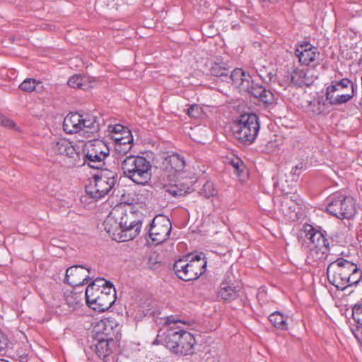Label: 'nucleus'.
<instances>
[{"label": "nucleus", "mask_w": 362, "mask_h": 362, "mask_svg": "<svg viewBox=\"0 0 362 362\" xmlns=\"http://www.w3.org/2000/svg\"><path fill=\"white\" fill-rule=\"evenodd\" d=\"M303 163H300L295 166V170H301V169H303Z\"/></svg>", "instance_id": "de8ad7c7"}, {"label": "nucleus", "mask_w": 362, "mask_h": 362, "mask_svg": "<svg viewBox=\"0 0 362 362\" xmlns=\"http://www.w3.org/2000/svg\"><path fill=\"white\" fill-rule=\"evenodd\" d=\"M309 110L314 114L319 115L325 110V103L322 98H315L309 102Z\"/></svg>", "instance_id": "2f4dec72"}, {"label": "nucleus", "mask_w": 362, "mask_h": 362, "mask_svg": "<svg viewBox=\"0 0 362 362\" xmlns=\"http://www.w3.org/2000/svg\"><path fill=\"white\" fill-rule=\"evenodd\" d=\"M239 290L233 284L223 281L218 292V298L225 302H230L238 296Z\"/></svg>", "instance_id": "b1692460"}, {"label": "nucleus", "mask_w": 362, "mask_h": 362, "mask_svg": "<svg viewBox=\"0 0 362 362\" xmlns=\"http://www.w3.org/2000/svg\"><path fill=\"white\" fill-rule=\"evenodd\" d=\"M352 316L354 321L362 326V299L354 306Z\"/></svg>", "instance_id": "f704fd0d"}, {"label": "nucleus", "mask_w": 362, "mask_h": 362, "mask_svg": "<svg viewBox=\"0 0 362 362\" xmlns=\"http://www.w3.org/2000/svg\"><path fill=\"white\" fill-rule=\"evenodd\" d=\"M259 99L264 103H272L274 101V95L269 90H267L264 88Z\"/></svg>", "instance_id": "4c0bfd02"}, {"label": "nucleus", "mask_w": 362, "mask_h": 362, "mask_svg": "<svg viewBox=\"0 0 362 362\" xmlns=\"http://www.w3.org/2000/svg\"><path fill=\"white\" fill-rule=\"evenodd\" d=\"M8 344L7 337L0 330V352L4 350Z\"/></svg>", "instance_id": "37998d69"}, {"label": "nucleus", "mask_w": 362, "mask_h": 362, "mask_svg": "<svg viewBox=\"0 0 362 362\" xmlns=\"http://www.w3.org/2000/svg\"><path fill=\"white\" fill-rule=\"evenodd\" d=\"M185 167L184 158L177 153L164 156L160 165L163 177L169 182H176L178 176L183 172Z\"/></svg>", "instance_id": "4468645a"}, {"label": "nucleus", "mask_w": 362, "mask_h": 362, "mask_svg": "<svg viewBox=\"0 0 362 362\" xmlns=\"http://www.w3.org/2000/svg\"><path fill=\"white\" fill-rule=\"evenodd\" d=\"M68 85L74 88L88 90L91 87L90 77L85 75H74L68 80Z\"/></svg>", "instance_id": "bb28decb"}, {"label": "nucleus", "mask_w": 362, "mask_h": 362, "mask_svg": "<svg viewBox=\"0 0 362 362\" xmlns=\"http://www.w3.org/2000/svg\"><path fill=\"white\" fill-rule=\"evenodd\" d=\"M269 320L275 327L283 330L288 329L289 317L284 316L279 312H274L269 315Z\"/></svg>", "instance_id": "cd10ccee"}, {"label": "nucleus", "mask_w": 362, "mask_h": 362, "mask_svg": "<svg viewBox=\"0 0 362 362\" xmlns=\"http://www.w3.org/2000/svg\"><path fill=\"white\" fill-rule=\"evenodd\" d=\"M124 134H127V136H115V153L118 155L117 160L119 164L121 158H124L127 156L126 154L132 147L133 137L131 132L125 131Z\"/></svg>", "instance_id": "aec40b11"}, {"label": "nucleus", "mask_w": 362, "mask_h": 362, "mask_svg": "<svg viewBox=\"0 0 362 362\" xmlns=\"http://www.w3.org/2000/svg\"><path fill=\"white\" fill-rule=\"evenodd\" d=\"M65 305L68 307L65 314L78 310L83 305L81 294L77 293H69L65 296Z\"/></svg>", "instance_id": "a878e982"}, {"label": "nucleus", "mask_w": 362, "mask_h": 362, "mask_svg": "<svg viewBox=\"0 0 362 362\" xmlns=\"http://www.w3.org/2000/svg\"><path fill=\"white\" fill-rule=\"evenodd\" d=\"M94 329L97 334L109 340H118L120 336V325L114 317H105L100 320Z\"/></svg>", "instance_id": "dca6fc26"}, {"label": "nucleus", "mask_w": 362, "mask_h": 362, "mask_svg": "<svg viewBox=\"0 0 362 362\" xmlns=\"http://www.w3.org/2000/svg\"><path fill=\"white\" fill-rule=\"evenodd\" d=\"M232 165L236 170L237 173L241 172L243 168V164L240 160H233L231 162Z\"/></svg>", "instance_id": "a18cd8bd"}, {"label": "nucleus", "mask_w": 362, "mask_h": 362, "mask_svg": "<svg viewBox=\"0 0 362 362\" xmlns=\"http://www.w3.org/2000/svg\"><path fill=\"white\" fill-rule=\"evenodd\" d=\"M117 136H119V135ZM120 136H127V134H121Z\"/></svg>", "instance_id": "8fccbe9b"}, {"label": "nucleus", "mask_w": 362, "mask_h": 362, "mask_svg": "<svg viewBox=\"0 0 362 362\" xmlns=\"http://www.w3.org/2000/svg\"><path fill=\"white\" fill-rule=\"evenodd\" d=\"M102 1H105V0H101Z\"/></svg>", "instance_id": "3c124183"}, {"label": "nucleus", "mask_w": 362, "mask_h": 362, "mask_svg": "<svg viewBox=\"0 0 362 362\" xmlns=\"http://www.w3.org/2000/svg\"><path fill=\"white\" fill-rule=\"evenodd\" d=\"M329 261L327 279L337 289L344 290L349 286L357 284L362 279V272L354 263L342 257L335 260L330 258Z\"/></svg>", "instance_id": "7ed1b4c3"}, {"label": "nucleus", "mask_w": 362, "mask_h": 362, "mask_svg": "<svg viewBox=\"0 0 362 362\" xmlns=\"http://www.w3.org/2000/svg\"><path fill=\"white\" fill-rule=\"evenodd\" d=\"M295 54L299 62L306 66H315L320 59L317 48L309 42L298 45L295 49Z\"/></svg>", "instance_id": "f3484780"}, {"label": "nucleus", "mask_w": 362, "mask_h": 362, "mask_svg": "<svg viewBox=\"0 0 362 362\" xmlns=\"http://www.w3.org/2000/svg\"><path fill=\"white\" fill-rule=\"evenodd\" d=\"M230 66L225 63L215 62L210 68L211 74L222 78V81H226L228 78Z\"/></svg>", "instance_id": "c85d7f7f"}, {"label": "nucleus", "mask_w": 362, "mask_h": 362, "mask_svg": "<svg viewBox=\"0 0 362 362\" xmlns=\"http://www.w3.org/2000/svg\"><path fill=\"white\" fill-rule=\"evenodd\" d=\"M100 292H103V293L106 294V296L108 294L110 295H114V297H115L116 291L115 288L113 287V285L112 284H110L108 286H104V288L100 290Z\"/></svg>", "instance_id": "c03bdc74"}, {"label": "nucleus", "mask_w": 362, "mask_h": 362, "mask_svg": "<svg viewBox=\"0 0 362 362\" xmlns=\"http://www.w3.org/2000/svg\"><path fill=\"white\" fill-rule=\"evenodd\" d=\"M115 298H116L114 297V295L111 294L108 296L107 294L106 296V294H104L103 292H101L100 294L97 296V298L95 297V298L93 300V302L88 305L95 310L98 312H103L112 306V305L115 301Z\"/></svg>", "instance_id": "5701e85b"}, {"label": "nucleus", "mask_w": 362, "mask_h": 362, "mask_svg": "<svg viewBox=\"0 0 362 362\" xmlns=\"http://www.w3.org/2000/svg\"><path fill=\"white\" fill-rule=\"evenodd\" d=\"M21 90L25 92H32L34 90L40 91L43 86L41 81L33 78H25L19 86Z\"/></svg>", "instance_id": "c756f323"}, {"label": "nucleus", "mask_w": 362, "mask_h": 362, "mask_svg": "<svg viewBox=\"0 0 362 362\" xmlns=\"http://www.w3.org/2000/svg\"><path fill=\"white\" fill-rule=\"evenodd\" d=\"M120 168L126 177L138 185H145L151 177V164L143 156L122 157Z\"/></svg>", "instance_id": "20e7f679"}, {"label": "nucleus", "mask_w": 362, "mask_h": 362, "mask_svg": "<svg viewBox=\"0 0 362 362\" xmlns=\"http://www.w3.org/2000/svg\"><path fill=\"white\" fill-rule=\"evenodd\" d=\"M90 273L89 268H84L81 265H75L68 268L66 271L65 281L72 286H79L87 283Z\"/></svg>", "instance_id": "a211bd4d"}, {"label": "nucleus", "mask_w": 362, "mask_h": 362, "mask_svg": "<svg viewBox=\"0 0 362 362\" xmlns=\"http://www.w3.org/2000/svg\"><path fill=\"white\" fill-rule=\"evenodd\" d=\"M351 330L358 341L362 344V326L357 324V325L355 327H352Z\"/></svg>", "instance_id": "58836bf2"}, {"label": "nucleus", "mask_w": 362, "mask_h": 362, "mask_svg": "<svg viewBox=\"0 0 362 362\" xmlns=\"http://www.w3.org/2000/svg\"><path fill=\"white\" fill-rule=\"evenodd\" d=\"M117 174L108 169H101L95 174L93 181L86 186V192L95 200L100 199L108 194L117 182Z\"/></svg>", "instance_id": "6e6552de"}, {"label": "nucleus", "mask_w": 362, "mask_h": 362, "mask_svg": "<svg viewBox=\"0 0 362 362\" xmlns=\"http://www.w3.org/2000/svg\"><path fill=\"white\" fill-rule=\"evenodd\" d=\"M109 154L110 150L107 144L102 140L94 139L83 145L81 159L83 160V165L87 164L90 168L102 169Z\"/></svg>", "instance_id": "0eeeda50"}, {"label": "nucleus", "mask_w": 362, "mask_h": 362, "mask_svg": "<svg viewBox=\"0 0 362 362\" xmlns=\"http://www.w3.org/2000/svg\"><path fill=\"white\" fill-rule=\"evenodd\" d=\"M63 129L68 134L82 132L85 136L90 138L99 131V124L93 115L70 112L64 119Z\"/></svg>", "instance_id": "39448f33"}, {"label": "nucleus", "mask_w": 362, "mask_h": 362, "mask_svg": "<svg viewBox=\"0 0 362 362\" xmlns=\"http://www.w3.org/2000/svg\"><path fill=\"white\" fill-rule=\"evenodd\" d=\"M110 130L112 132L115 133L116 134H124L125 131H129L128 129L125 128L124 126L121 124H115L114 126L109 127Z\"/></svg>", "instance_id": "ea45409f"}, {"label": "nucleus", "mask_w": 362, "mask_h": 362, "mask_svg": "<svg viewBox=\"0 0 362 362\" xmlns=\"http://www.w3.org/2000/svg\"><path fill=\"white\" fill-rule=\"evenodd\" d=\"M290 78L291 83L298 86H310L313 83V78L308 76V73L304 69H294Z\"/></svg>", "instance_id": "393cba45"}, {"label": "nucleus", "mask_w": 362, "mask_h": 362, "mask_svg": "<svg viewBox=\"0 0 362 362\" xmlns=\"http://www.w3.org/2000/svg\"><path fill=\"white\" fill-rule=\"evenodd\" d=\"M260 128L258 117L255 114L241 115L233 127L234 136L245 144H252L256 139Z\"/></svg>", "instance_id": "1a4fd4ad"}, {"label": "nucleus", "mask_w": 362, "mask_h": 362, "mask_svg": "<svg viewBox=\"0 0 362 362\" xmlns=\"http://www.w3.org/2000/svg\"><path fill=\"white\" fill-rule=\"evenodd\" d=\"M202 108L196 104L192 105L187 109V115L192 118H198L202 116Z\"/></svg>", "instance_id": "e433bc0d"}, {"label": "nucleus", "mask_w": 362, "mask_h": 362, "mask_svg": "<svg viewBox=\"0 0 362 362\" xmlns=\"http://www.w3.org/2000/svg\"><path fill=\"white\" fill-rule=\"evenodd\" d=\"M329 213L340 219H349L356 214L355 200L349 196L336 194L331 198L327 206Z\"/></svg>", "instance_id": "ddd939ff"}, {"label": "nucleus", "mask_w": 362, "mask_h": 362, "mask_svg": "<svg viewBox=\"0 0 362 362\" xmlns=\"http://www.w3.org/2000/svg\"><path fill=\"white\" fill-rule=\"evenodd\" d=\"M91 284L97 285V288L99 290H102L104 288V286H108L111 283L110 281H106L105 279H104L103 278H99V279H95Z\"/></svg>", "instance_id": "79ce46f5"}, {"label": "nucleus", "mask_w": 362, "mask_h": 362, "mask_svg": "<svg viewBox=\"0 0 362 362\" xmlns=\"http://www.w3.org/2000/svg\"><path fill=\"white\" fill-rule=\"evenodd\" d=\"M216 193L214 184L211 182H206L200 191V194L206 198L214 197Z\"/></svg>", "instance_id": "72a5a7b5"}, {"label": "nucleus", "mask_w": 362, "mask_h": 362, "mask_svg": "<svg viewBox=\"0 0 362 362\" xmlns=\"http://www.w3.org/2000/svg\"><path fill=\"white\" fill-rule=\"evenodd\" d=\"M103 225L109 236L117 242L133 240L141 228V221L136 214L132 211L127 212L122 206L113 208Z\"/></svg>", "instance_id": "f257e3e1"}, {"label": "nucleus", "mask_w": 362, "mask_h": 362, "mask_svg": "<svg viewBox=\"0 0 362 362\" xmlns=\"http://www.w3.org/2000/svg\"><path fill=\"white\" fill-rule=\"evenodd\" d=\"M275 185L284 187L282 179H281L277 183H276Z\"/></svg>", "instance_id": "09e8293b"}, {"label": "nucleus", "mask_w": 362, "mask_h": 362, "mask_svg": "<svg viewBox=\"0 0 362 362\" xmlns=\"http://www.w3.org/2000/svg\"><path fill=\"white\" fill-rule=\"evenodd\" d=\"M282 190L285 194L281 198V211L288 218L295 220L297 218L296 210L298 209V195L286 192L284 188Z\"/></svg>", "instance_id": "6ab92c4d"}, {"label": "nucleus", "mask_w": 362, "mask_h": 362, "mask_svg": "<svg viewBox=\"0 0 362 362\" xmlns=\"http://www.w3.org/2000/svg\"><path fill=\"white\" fill-rule=\"evenodd\" d=\"M164 189L165 192H168L173 197H177L185 194L188 192L189 187H184L182 184H170L165 185Z\"/></svg>", "instance_id": "7c9ffc66"}, {"label": "nucleus", "mask_w": 362, "mask_h": 362, "mask_svg": "<svg viewBox=\"0 0 362 362\" xmlns=\"http://www.w3.org/2000/svg\"><path fill=\"white\" fill-rule=\"evenodd\" d=\"M100 290L97 288L95 284H89L86 290V298L87 303L89 304L93 302V300L97 298V296L100 294Z\"/></svg>", "instance_id": "473e14b6"}, {"label": "nucleus", "mask_w": 362, "mask_h": 362, "mask_svg": "<svg viewBox=\"0 0 362 362\" xmlns=\"http://www.w3.org/2000/svg\"><path fill=\"white\" fill-rule=\"evenodd\" d=\"M264 87L262 86H259L257 84H253L252 81H250V87L248 90H245V92L250 93L251 95H252L254 97L257 98H259L261 96L262 91H264Z\"/></svg>", "instance_id": "c9c22d12"}, {"label": "nucleus", "mask_w": 362, "mask_h": 362, "mask_svg": "<svg viewBox=\"0 0 362 362\" xmlns=\"http://www.w3.org/2000/svg\"><path fill=\"white\" fill-rule=\"evenodd\" d=\"M354 83L347 78L333 81L327 88L326 98L332 105H340L350 100L354 95Z\"/></svg>", "instance_id": "f8f14e48"}, {"label": "nucleus", "mask_w": 362, "mask_h": 362, "mask_svg": "<svg viewBox=\"0 0 362 362\" xmlns=\"http://www.w3.org/2000/svg\"><path fill=\"white\" fill-rule=\"evenodd\" d=\"M309 252L307 256V262L310 264H317L325 258L329 257L327 253L329 250V243L324 235L314 228H310L306 233Z\"/></svg>", "instance_id": "9d476101"}, {"label": "nucleus", "mask_w": 362, "mask_h": 362, "mask_svg": "<svg viewBox=\"0 0 362 362\" xmlns=\"http://www.w3.org/2000/svg\"><path fill=\"white\" fill-rule=\"evenodd\" d=\"M228 79H230L235 88L240 91L248 90L250 87L251 76L241 69H235L231 71Z\"/></svg>", "instance_id": "412c9836"}, {"label": "nucleus", "mask_w": 362, "mask_h": 362, "mask_svg": "<svg viewBox=\"0 0 362 362\" xmlns=\"http://www.w3.org/2000/svg\"><path fill=\"white\" fill-rule=\"evenodd\" d=\"M0 124L5 127L8 128H13L15 127V123L11 119L5 117L2 115L0 114Z\"/></svg>", "instance_id": "a19ab883"}, {"label": "nucleus", "mask_w": 362, "mask_h": 362, "mask_svg": "<svg viewBox=\"0 0 362 362\" xmlns=\"http://www.w3.org/2000/svg\"><path fill=\"white\" fill-rule=\"evenodd\" d=\"M296 171L297 170H295V168H293L290 173L293 175L292 181H296L297 180L298 176L296 175Z\"/></svg>", "instance_id": "49530a36"}, {"label": "nucleus", "mask_w": 362, "mask_h": 362, "mask_svg": "<svg viewBox=\"0 0 362 362\" xmlns=\"http://www.w3.org/2000/svg\"><path fill=\"white\" fill-rule=\"evenodd\" d=\"M171 228L172 224L169 218L163 215H158L152 221L148 235L153 242L160 244L168 239Z\"/></svg>", "instance_id": "2eb2a0df"}, {"label": "nucleus", "mask_w": 362, "mask_h": 362, "mask_svg": "<svg viewBox=\"0 0 362 362\" xmlns=\"http://www.w3.org/2000/svg\"><path fill=\"white\" fill-rule=\"evenodd\" d=\"M48 152L52 156H62L64 163L68 168L83 166L81 153L76 150L71 141L68 139H60L52 142Z\"/></svg>", "instance_id": "9b49d317"}, {"label": "nucleus", "mask_w": 362, "mask_h": 362, "mask_svg": "<svg viewBox=\"0 0 362 362\" xmlns=\"http://www.w3.org/2000/svg\"><path fill=\"white\" fill-rule=\"evenodd\" d=\"M163 320L168 329L163 333L164 339L161 338V331H159L156 341L164 344L174 354L183 356L192 354L195 339L190 332L183 330L180 326L188 325L189 322L177 315L167 316Z\"/></svg>", "instance_id": "f03ea898"}, {"label": "nucleus", "mask_w": 362, "mask_h": 362, "mask_svg": "<svg viewBox=\"0 0 362 362\" xmlns=\"http://www.w3.org/2000/svg\"><path fill=\"white\" fill-rule=\"evenodd\" d=\"M206 260L203 253L188 255L174 264V271L182 280L187 281L198 279L205 271Z\"/></svg>", "instance_id": "423d86ee"}, {"label": "nucleus", "mask_w": 362, "mask_h": 362, "mask_svg": "<svg viewBox=\"0 0 362 362\" xmlns=\"http://www.w3.org/2000/svg\"><path fill=\"white\" fill-rule=\"evenodd\" d=\"M115 345V341L100 337L96 345V352L99 358L103 359V362L115 361V357L111 354L112 346Z\"/></svg>", "instance_id": "4be33fe9"}]
</instances>
